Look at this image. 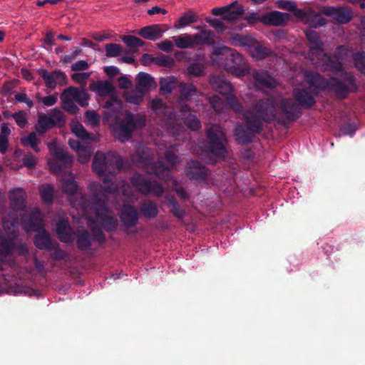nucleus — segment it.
I'll use <instances>...</instances> for the list:
<instances>
[{
  "instance_id": "nucleus-28",
  "label": "nucleus",
  "mask_w": 365,
  "mask_h": 365,
  "mask_svg": "<svg viewBox=\"0 0 365 365\" xmlns=\"http://www.w3.org/2000/svg\"><path fill=\"white\" fill-rule=\"evenodd\" d=\"M89 87L91 91L96 92L101 96L109 95L113 91V86L107 81H97L92 82Z\"/></svg>"
},
{
  "instance_id": "nucleus-19",
  "label": "nucleus",
  "mask_w": 365,
  "mask_h": 365,
  "mask_svg": "<svg viewBox=\"0 0 365 365\" xmlns=\"http://www.w3.org/2000/svg\"><path fill=\"white\" fill-rule=\"evenodd\" d=\"M41 76L44 80L46 87L51 89L55 88L58 85L64 86L67 83L66 75L61 71L48 72L43 70L41 71Z\"/></svg>"
},
{
  "instance_id": "nucleus-58",
  "label": "nucleus",
  "mask_w": 365,
  "mask_h": 365,
  "mask_svg": "<svg viewBox=\"0 0 365 365\" xmlns=\"http://www.w3.org/2000/svg\"><path fill=\"white\" fill-rule=\"evenodd\" d=\"M173 43L168 39L163 40V41L157 43V48L164 52H170L173 48Z\"/></svg>"
},
{
  "instance_id": "nucleus-4",
  "label": "nucleus",
  "mask_w": 365,
  "mask_h": 365,
  "mask_svg": "<svg viewBox=\"0 0 365 365\" xmlns=\"http://www.w3.org/2000/svg\"><path fill=\"white\" fill-rule=\"evenodd\" d=\"M133 162L139 167L145 168L148 175L135 174L131 178V182L137 190L143 195L153 194L160 197L163 193L162 185L152 180L151 175L153 174L159 179L168 181L170 178V170L165 167L161 160L153 163L150 158V150L142 143L136 145V153L133 156Z\"/></svg>"
},
{
  "instance_id": "nucleus-10",
  "label": "nucleus",
  "mask_w": 365,
  "mask_h": 365,
  "mask_svg": "<svg viewBox=\"0 0 365 365\" xmlns=\"http://www.w3.org/2000/svg\"><path fill=\"white\" fill-rule=\"evenodd\" d=\"M208 145L205 150L216 158H223L227 155L225 133L219 125H213L207 130Z\"/></svg>"
},
{
  "instance_id": "nucleus-60",
  "label": "nucleus",
  "mask_w": 365,
  "mask_h": 365,
  "mask_svg": "<svg viewBox=\"0 0 365 365\" xmlns=\"http://www.w3.org/2000/svg\"><path fill=\"white\" fill-rule=\"evenodd\" d=\"M15 100L18 102L25 103L29 108L33 106L34 103L32 100L27 97V95L24 93H19L15 96Z\"/></svg>"
},
{
  "instance_id": "nucleus-14",
  "label": "nucleus",
  "mask_w": 365,
  "mask_h": 365,
  "mask_svg": "<svg viewBox=\"0 0 365 365\" xmlns=\"http://www.w3.org/2000/svg\"><path fill=\"white\" fill-rule=\"evenodd\" d=\"M222 67L227 72L237 77H242L250 73V67L243 56L234 50L227 55Z\"/></svg>"
},
{
  "instance_id": "nucleus-64",
  "label": "nucleus",
  "mask_w": 365,
  "mask_h": 365,
  "mask_svg": "<svg viewBox=\"0 0 365 365\" xmlns=\"http://www.w3.org/2000/svg\"><path fill=\"white\" fill-rule=\"evenodd\" d=\"M262 15L260 16L257 13L253 12L246 17V20L250 24L256 22H262Z\"/></svg>"
},
{
  "instance_id": "nucleus-33",
  "label": "nucleus",
  "mask_w": 365,
  "mask_h": 365,
  "mask_svg": "<svg viewBox=\"0 0 365 365\" xmlns=\"http://www.w3.org/2000/svg\"><path fill=\"white\" fill-rule=\"evenodd\" d=\"M192 38V35L187 34L173 37L175 45L178 48H194Z\"/></svg>"
},
{
  "instance_id": "nucleus-47",
  "label": "nucleus",
  "mask_w": 365,
  "mask_h": 365,
  "mask_svg": "<svg viewBox=\"0 0 365 365\" xmlns=\"http://www.w3.org/2000/svg\"><path fill=\"white\" fill-rule=\"evenodd\" d=\"M167 200L172 213L178 219L182 220L185 216V211L180 207L173 197H167Z\"/></svg>"
},
{
  "instance_id": "nucleus-22",
  "label": "nucleus",
  "mask_w": 365,
  "mask_h": 365,
  "mask_svg": "<svg viewBox=\"0 0 365 365\" xmlns=\"http://www.w3.org/2000/svg\"><path fill=\"white\" fill-rule=\"evenodd\" d=\"M253 78L255 81L256 86L260 89L272 88L277 86V81L267 71L260 70L253 72Z\"/></svg>"
},
{
  "instance_id": "nucleus-21",
  "label": "nucleus",
  "mask_w": 365,
  "mask_h": 365,
  "mask_svg": "<svg viewBox=\"0 0 365 365\" xmlns=\"http://www.w3.org/2000/svg\"><path fill=\"white\" fill-rule=\"evenodd\" d=\"M185 173L187 177L197 181L205 180L207 177L205 168L200 163L195 160H192L188 163Z\"/></svg>"
},
{
  "instance_id": "nucleus-42",
  "label": "nucleus",
  "mask_w": 365,
  "mask_h": 365,
  "mask_svg": "<svg viewBox=\"0 0 365 365\" xmlns=\"http://www.w3.org/2000/svg\"><path fill=\"white\" fill-rule=\"evenodd\" d=\"M209 103L218 115L222 114L227 110V105L217 96L214 95L209 98Z\"/></svg>"
},
{
  "instance_id": "nucleus-7",
  "label": "nucleus",
  "mask_w": 365,
  "mask_h": 365,
  "mask_svg": "<svg viewBox=\"0 0 365 365\" xmlns=\"http://www.w3.org/2000/svg\"><path fill=\"white\" fill-rule=\"evenodd\" d=\"M305 34L311 44L308 58L312 63L317 67H322L324 70L340 71L342 62L351 55V51L345 46H339L336 51V61H334L323 52L324 44L315 31L309 29L306 31Z\"/></svg>"
},
{
  "instance_id": "nucleus-9",
  "label": "nucleus",
  "mask_w": 365,
  "mask_h": 365,
  "mask_svg": "<svg viewBox=\"0 0 365 365\" xmlns=\"http://www.w3.org/2000/svg\"><path fill=\"white\" fill-rule=\"evenodd\" d=\"M9 197L11 202L13 209L6 217L12 220L15 219L20 222V225H21L23 222H26L30 220L33 211L39 210L37 208H34L31 211L25 209L26 192L23 188L11 190L9 193Z\"/></svg>"
},
{
  "instance_id": "nucleus-43",
  "label": "nucleus",
  "mask_w": 365,
  "mask_h": 365,
  "mask_svg": "<svg viewBox=\"0 0 365 365\" xmlns=\"http://www.w3.org/2000/svg\"><path fill=\"white\" fill-rule=\"evenodd\" d=\"M205 70L204 64L194 62L187 68V74L193 77H200L205 74Z\"/></svg>"
},
{
  "instance_id": "nucleus-35",
  "label": "nucleus",
  "mask_w": 365,
  "mask_h": 365,
  "mask_svg": "<svg viewBox=\"0 0 365 365\" xmlns=\"http://www.w3.org/2000/svg\"><path fill=\"white\" fill-rule=\"evenodd\" d=\"M140 210L143 215L149 219L155 217L158 213L156 205L151 201L142 203Z\"/></svg>"
},
{
  "instance_id": "nucleus-6",
  "label": "nucleus",
  "mask_w": 365,
  "mask_h": 365,
  "mask_svg": "<svg viewBox=\"0 0 365 365\" xmlns=\"http://www.w3.org/2000/svg\"><path fill=\"white\" fill-rule=\"evenodd\" d=\"M121 106V101L117 98H112L108 101L106 104L108 110L106 118L112 123L114 136L123 143L130 138L135 128L145 125V118L129 112L123 113Z\"/></svg>"
},
{
  "instance_id": "nucleus-13",
  "label": "nucleus",
  "mask_w": 365,
  "mask_h": 365,
  "mask_svg": "<svg viewBox=\"0 0 365 365\" xmlns=\"http://www.w3.org/2000/svg\"><path fill=\"white\" fill-rule=\"evenodd\" d=\"M209 82L214 91L227 96V104L232 109L237 113L242 110L240 103L232 95L233 87L229 81L224 80L220 76H212L210 78Z\"/></svg>"
},
{
  "instance_id": "nucleus-2",
  "label": "nucleus",
  "mask_w": 365,
  "mask_h": 365,
  "mask_svg": "<svg viewBox=\"0 0 365 365\" xmlns=\"http://www.w3.org/2000/svg\"><path fill=\"white\" fill-rule=\"evenodd\" d=\"M280 108L289 119H296L300 115L297 104L292 99H282L280 97L273 100H261L257 103L253 110L244 113L243 115L248 127L246 130L243 126L238 125L235 129L237 141L246 144L252 140V133L261 131L262 121L273 120L276 115V110Z\"/></svg>"
},
{
  "instance_id": "nucleus-50",
  "label": "nucleus",
  "mask_w": 365,
  "mask_h": 365,
  "mask_svg": "<svg viewBox=\"0 0 365 365\" xmlns=\"http://www.w3.org/2000/svg\"><path fill=\"white\" fill-rule=\"evenodd\" d=\"M85 122L92 127L97 126L100 122V115L93 110H87L85 113Z\"/></svg>"
},
{
  "instance_id": "nucleus-26",
  "label": "nucleus",
  "mask_w": 365,
  "mask_h": 365,
  "mask_svg": "<svg viewBox=\"0 0 365 365\" xmlns=\"http://www.w3.org/2000/svg\"><path fill=\"white\" fill-rule=\"evenodd\" d=\"M163 31L158 24H153L148 26L143 27L138 31V34L143 38L150 41H156L160 38L163 36Z\"/></svg>"
},
{
  "instance_id": "nucleus-59",
  "label": "nucleus",
  "mask_w": 365,
  "mask_h": 365,
  "mask_svg": "<svg viewBox=\"0 0 365 365\" xmlns=\"http://www.w3.org/2000/svg\"><path fill=\"white\" fill-rule=\"evenodd\" d=\"M39 101L45 106H52L58 101L57 95H50L46 97L39 98Z\"/></svg>"
},
{
  "instance_id": "nucleus-54",
  "label": "nucleus",
  "mask_w": 365,
  "mask_h": 365,
  "mask_svg": "<svg viewBox=\"0 0 365 365\" xmlns=\"http://www.w3.org/2000/svg\"><path fill=\"white\" fill-rule=\"evenodd\" d=\"M277 5L279 9L287 10L289 11L296 12L297 10V4L294 1H289V0H279L277 1Z\"/></svg>"
},
{
  "instance_id": "nucleus-20",
  "label": "nucleus",
  "mask_w": 365,
  "mask_h": 365,
  "mask_svg": "<svg viewBox=\"0 0 365 365\" xmlns=\"http://www.w3.org/2000/svg\"><path fill=\"white\" fill-rule=\"evenodd\" d=\"M56 232L58 239L64 243H70L74 240L75 233L68 220L62 219L58 222Z\"/></svg>"
},
{
  "instance_id": "nucleus-16",
  "label": "nucleus",
  "mask_w": 365,
  "mask_h": 365,
  "mask_svg": "<svg viewBox=\"0 0 365 365\" xmlns=\"http://www.w3.org/2000/svg\"><path fill=\"white\" fill-rule=\"evenodd\" d=\"M68 144L72 150L76 151L79 163L85 164L89 161L93 151V148L90 143L87 141L81 143L79 140H69Z\"/></svg>"
},
{
  "instance_id": "nucleus-37",
  "label": "nucleus",
  "mask_w": 365,
  "mask_h": 365,
  "mask_svg": "<svg viewBox=\"0 0 365 365\" xmlns=\"http://www.w3.org/2000/svg\"><path fill=\"white\" fill-rule=\"evenodd\" d=\"M180 92V98L182 100H187L192 96L197 94V89L196 86L192 83H180L178 85Z\"/></svg>"
},
{
  "instance_id": "nucleus-32",
  "label": "nucleus",
  "mask_w": 365,
  "mask_h": 365,
  "mask_svg": "<svg viewBox=\"0 0 365 365\" xmlns=\"http://www.w3.org/2000/svg\"><path fill=\"white\" fill-rule=\"evenodd\" d=\"M177 80L174 76L161 78L160 80V90L162 93L170 94L175 88Z\"/></svg>"
},
{
  "instance_id": "nucleus-44",
  "label": "nucleus",
  "mask_w": 365,
  "mask_h": 365,
  "mask_svg": "<svg viewBox=\"0 0 365 365\" xmlns=\"http://www.w3.org/2000/svg\"><path fill=\"white\" fill-rule=\"evenodd\" d=\"M165 160L170 167L175 165L178 162V158L175 155L176 147L175 145H172L169 147L165 145Z\"/></svg>"
},
{
  "instance_id": "nucleus-25",
  "label": "nucleus",
  "mask_w": 365,
  "mask_h": 365,
  "mask_svg": "<svg viewBox=\"0 0 365 365\" xmlns=\"http://www.w3.org/2000/svg\"><path fill=\"white\" fill-rule=\"evenodd\" d=\"M194 47L202 45L212 46L215 43V34L210 30H202L192 35Z\"/></svg>"
},
{
  "instance_id": "nucleus-63",
  "label": "nucleus",
  "mask_w": 365,
  "mask_h": 365,
  "mask_svg": "<svg viewBox=\"0 0 365 365\" xmlns=\"http://www.w3.org/2000/svg\"><path fill=\"white\" fill-rule=\"evenodd\" d=\"M207 22L215 29L223 30L224 29L222 21L218 19H207Z\"/></svg>"
},
{
  "instance_id": "nucleus-8",
  "label": "nucleus",
  "mask_w": 365,
  "mask_h": 365,
  "mask_svg": "<svg viewBox=\"0 0 365 365\" xmlns=\"http://www.w3.org/2000/svg\"><path fill=\"white\" fill-rule=\"evenodd\" d=\"M26 232L35 231L37 232L34 240V245L41 250H51L52 243L50 236L43 228V217L39 210H34L30 220L23 222L21 225Z\"/></svg>"
},
{
  "instance_id": "nucleus-39",
  "label": "nucleus",
  "mask_w": 365,
  "mask_h": 365,
  "mask_svg": "<svg viewBox=\"0 0 365 365\" xmlns=\"http://www.w3.org/2000/svg\"><path fill=\"white\" fill-rule=\"evenodd\" d=\"M54 188L51 185L44 184L39 187V194L42 200L51 203L53 199Z\"/></svg>"
},
{
  "instance_id": "nucleus-57",
  "label": "nucleus",
  "mask_w": 365,
  "mask_h": 365,
  "mask_svg": "<svg viewBox=\"0 0 365 365\" xmlns=\"http://www.w3.org/2000/svg\"><path fill=\"white\" fill-rule=\"evenodd\" d=\"M89 63L84 60H80L71 65V71H83L88 69Z\"/></svg>"
},
{
  "instance_id": "nucleus-34",
  "label": "nucleus",
  "mask_w": 365,
  "mask_h": 365,
  "mask_svg": "<svg viewBox=\"0 0 365 365\" xmlns=\"http://www.w3.org/2000/svg\"><path fill=\"white\" fill-rule=\"evenodd\" d=\"M53 127H54L53 123H52L47 115L43 113L38 115V121L35 126L38 133L44 134L47 130Z\"/></svg>"
},
{
  "instance_id": "nucleus-53",
  "label": "nucleus",
  "mask_w": 365,
  "mask_h": 365,
  "mask_svg": "<svg viewBox=\"0 0 365 365\" xmlns=\"http://www.w3.org/2000/svg\"><path fill=\"white\" fill-rule=\"evenodd\" d=\"M123 41L130 47H141L145 44L143 41L134 36H125L123 38Z\"/></svg>"
},
{
  "instance_id": "nucleus-17",
  "label": "nucleus",
  "mask_w": 365,
  "mask_h": 365,
  "mask_svg": "<svg viewBox=\"0 0 365 365\" xmlns=\"http://www.w3.org/2000/svg\"><path fill=\"white\" fill-rule=\"evenodd\" d=\"M243 11V7L235 1L226 6L214 8L212 10V14L215 16H224V19L233 21L242 14Z\"/></svg>"
},
{
  "instance_id": "nucleus-1",
  "label": "nucleus",
  "mask_w": 365,
  "mask_h": 365,
  "mask_svg": "<svg viewBox=\"0 0 365 365\" xmlns=\"http://www.w3.org/2000/svg\"><path fill=\"white\" fill-rule=\"evenodd\" d=\"M122 158L115 153L107 152L104 153L98 151L93 158L92 168L100 178H103V187L98 182H92L88 187L89 193L92 195L91 201H88L86 197L78 191V185L75 180V175L68 173L61 180V190L70 197L71 205L73 209L71 215L75 219L86 220L88 226L91 227L97 222L108 231L116 228L118 221L115 217L111 215L106 205L107 194L115 193L118 185L110 183V177L114 176L123 168Z\"/></svg>"
},
{
  "instance_id": "nucleus-52",
  "label": "nucleus",
  "mask_w": 365,
  "mask_h": 365,
  "mask_svg": "<svg viewBox=\"0 0 365 365\" xmlns=\"http://www.w3.org/2000/svg\"><path fill=\"white\" fill-rule=\"evenodd\" d=\"M106 56L108 57L118 56L121 53V47L118 44L108 43L105 46Z\"/></svg>"
},
{
  "instance_id": "nucleus-62",
  "label": "nucleus",
  "mask_w": 365,
  "mask_h": 365,
  "mask_svg": "<svg viewBox=\"0 0 365 365\" xmlns=\"http://www.w3.org/2000/svg\"><path fill=\"white\" fill-rule=\"evenodd\" d=\"M23 163L28 168H33L36 164V158L32 154H26L24 157Z\"/></svg>"
},
{
  "instance_id": "nucleus-51",
  "label": "nucleus",
  "mask_w": 365,
  "mask_h": 365,
  "mask_svg": "<svg viewBox=\"0 0 365 365\" xmlns=\"http://www.w3.org/2000/svg\"><path fill=\"white\" fill-rule=\"evenodd\" d=\"M77 246L81 250H87L91 246V240L86 231L79 234L77 238Z\"/></svg>"
},
{
  "instance_id": "nucleus-29",
  "label": "nucleus",
  "mask_w": 365,
  "mask_h": 365,
  "mask_svg": "<svg viewBox=\"0 0 365 365\" xmlns=\"http://www.w3.org/2000/svg\"><path fill=\"white\" fill-rule=\"evenodd\" d=\"M145 93L135 86V89L128 90L123 93L126 101L130 103L139 105L143 101Z\"/></svg>"
},
{
  "instance_id": "nucleus-38",
  "label": "nucleus",
  "mask_w": 365,
  "mask_h": 365,
  "mask_svg": "<svg viewBox=\"0 0 365 365\" xmlns=\"http://www.w3.org/2000/svg\"><path fill=\"white\" fill-rule=\"evenodd\" d=\"M270 53V49L259 44L256 45V43L252 47V49L250 51V56L257 60L263 59L269 56Z\"/></svg>"
},
{
  "instance_id": "nucleus-18",
  "label": "nucleus",
  "mask_w": 365,
  "mask_h": 365,
  "mask_svg": "<svg viewBox=\"0 0 365 365\" xmlns=\"http://www.w3.org/2000/svg\"><path fill=\"white\" fill-rule=\"evenodd\" d=\"M324 15L330 16L339 24H346L351 19V11L346 7L329 6L322 9Z\"/></svg>"
},
{
  "instance_id": "nucleus-48",
  "label": "nucleus",
  "mask_w": 365,
  "mask_h": 365,
  "mask_svg": "<svg viewBox=\"0 0 365 365\" xmlns=\"http://www.w3.org/2000/svg\"><path fill=\"white\" fill-rule=\"evenodd\" d=\"M155 64L159 66L172 68L175 65V60L171 56L162 55L155 57Z\"/></svg>"
},
{
  "instance_id": "nucleus-40",
  "label": "nucleus",
  "mask_w": 365,
  "mask_h": 365,
  "mask_svg": "<svg viewBox=\"0 0 365 365\" xmlns=\"http://www.w3.org/2000/svg\"><path fill=\"white\" fill-rule=\"evenodd\" d=\"M21 142L23 145L30 146L36 153L40 151V148L38 146L40 140L34 133H31L27 136L22 138Z\"/></svg>"
},
{
  "instance_id": "nucleus-56",
  "label": "nucleus",
  "mask_w": 365,
  "mask_h": 365,
  "mask_svg": "<svg viewBox=\"0 0 365 365\" xmlns=\"http://www.w3.org/2000/svg\"><path fill=\"white\" fill-rule=\"evenodd\" d=\"M13 118L15 120L17 125L24 128L27 123L26 115L24 112L20 111L13 115Z\"/></svg>"
},
{
  "instance_id": "nucleus-12",
  "label": "nucleus",
  "mask_w": 365,
  "mask_h": 365,
  "mask_svg": "<svg viewBox=\"0 0 365 365\" xmlns=\"http://www.w3.org/2000/svg\"><path fill=\"white\" fill-rule=\"evenodd\" d=\"M48 148L51 153V157L48 160V165L51 172L59 173L71 165L73 158L58 144L56 140L49 143Z\"/></svg>"
},
{
  "instance_id": "nucleus-49",
  "label": "nucleus",
  "mask_w": 365,
  "mask_h": 365,
  "mask_svg": "<svg viewBox=\"0 0 365 365\" xmlns=\"http://www.w3.org/2000/svg\"><path fill=\"white\" fill-rule=\"evenodd\" d=\"M353 59L356 68L363 73H365V53L358 52L353 55Z\"/></svg>"
},
{
  "instance_id": "nucleus-3",
  "label": "nucleus",
  "mask_w": 365,
  "mask_h": 365,
  "mask_svg": "<svg viewBox=\"0 0 365 365\" xmlns=\"http://www.w3.org/2000/svg\"><path fill=\"white\" fill-rule=\"evenodd\" d=\"M344 80L347 85H344L336 78H331L327 81L317 72L300 69L292 79L293 84L299 82V87L293 91L294 96L299 104L307 108L314 104L315 96L325 88H329L343 98L349 89L355 88L354 78L351 73H346Z\"/></svg>"
},
{
  "instance_id": "nucleus-5",
  "label": "nucleus",
  "mask_w": 365,
  "mask_h": 365,
  "mask_svg": "<svg viewBox=\"0 0 365 365\" xmlns=\"http://www.w3.org/2000/svg\"><path fill=\"white\" fill-rule=\"evenodd\" d=\"M150 106L157 115L162 117L161 124L166 133L162 134L163 138L168 135L175 140H185L188 133L184 129L182 122L192 130H197L201 127L200 121L190 113V108L186 104L180 106V115L171 111L158 98L151 101Z\"/></svg>"
},
{
  "instance_id": "nucleus-55",
  "label": "nucleus",
  "mask_w": 365,
  "mask_h": 365,
  "mask_svg": "<svg viewBox=\"0 0 365 365\" xmlns=\"http://www.w3.org/2000/svg\"><path fill=\"white\" fill-rule=\"evenodd\" d=\"M173 187L175 192L177 193L179 197L183 200H186L188 198V194L184 190L182 186L180 185L179 182L175 180H173Z\"/></svg>"
},
{
  "instance_id": "nucleus-24",
  "label": "nucleus",
  "mask_w": 365,
  "mask_h": 365,
  "mask_svg": "<svg viewBox=\"0 0 365 365\" xmlns=\"http://www.w3.org/2000/svg\"><path fill=\"white\" fill-rule=\"evenodd\" d=\"M135 86L145 93L150 90L155 89L157 87V83L150 74L140 72L136 77Z\"/></svg>"
},
{
  "instance_id": "nucleus-61",
  "label": "nucleus",
  "mask_w": 365,
  "mask_h": 365,
  "mask_svg": "<svg viewBox=\"0 0 365 365\" xmlns=\"http://www.w3.org/2000/svg\"><path fill=\"white\" fill-rule=\"evenodd\" d=\"M230 51H232V49L229 48L227 46H217L213 48V51L212 52V54L213 56H225V58L227 57V55L230 53Z\"/></svg>"
},
{
  "instance_id": "nucleus-15",
  "label": "nucleus",
  "mask_w": 365,
  "mask_h": 365,
  "mask_svg": "<svg viewBox=\"0 0 365 365\" xmlns=\"http://www.w3.org/2000/svg\"><path fill=\"white\" fill-rule=\"evenodd\" d=\"M324 14L316 13L311 9L297 10L294 16L300 19L304 24L309 25L311 27L317 28L322 26L326 24V20L323 17Z\"/></svg>"
},
{
  "instance_id": "nucleus-45",
  "label": "nucleus",
  "mask_w": 365,
  "mask_h": 365,
  "mask_svg": "<svg viewBox=\"0 0 365 365\" xmlns=\"http://www.w3.org/2000/svg\"><path fill=\"white\" fill-rule=\"evenodd\" d=\"M50 120L53 123V126L61 125L65 121L63 112L57 108H54L47 115Z\"/></svg>"
},
{
  "instance_id": "nucleus-31",
  "label": "nucleus",
  "mask_w": 365,
  "mask_h": 365,
  "mask_svg": "<svg viewBox=\"0 0 365 365\" xmlns=\"http://www.w3.org/2000/svg\"><path fill=\"white\" fill-rule=\"evenodd\" d=\"M256 41L250 36H242L236 34L231 38V43L235 46H243L252 48L255 44Z\"/></svg>"
},
{
  "instance_id": "nucleus-27",
  "label": "nucleus",
  "mask_w": 365,
  "mask_h": 365,
  "mask_svg": "<svg viewBox=\"0 0 365 365\" xmlns=\"http://www.w3.org/2000/svg\"><path fill=\"white\" fill-rule=\"evenodd\" d=\"M287 19V15L279 11H271L262 15V23L267 25L281 26Z\"/></svg>"
},
{
  "instance_id": "nucleus-23",
  "label": "nucleus",
  "mask_w": 365,
  "mask_h": 365,
  "mask_svg": "<svg viewBox=\"0 0 365 365\" xmlns=\"http://www.w3.org/2000/svg\"><path fill=\"white\" fill-rule=\"evenodd\" d=\"M120 217L125 227L135 226L138 220V211L130 205H124L121 209Z\"/></svg>"
},
{
  "instance_id": "nucleus-46",
  "label": "nucleus",
  "mask_w": 365,
  "mask_h": 365,
  "mask_svg": "<svg viewBox=\"0 0 365 365\" xmlns=\"http://www.w3.org/2000/svg\"><path fill=\"white\" fill-rule=\"evenodd\" d=\"M92 74L91 72H76L71 75V79L77 84L81 85L82 87L86 86L88 79Z\"/></svg>"
},
{
  "instance_id": "nucleus-30",
  "label": "nucleus",
  "mask_w": 365,
  "mask_h": 365,
  "mask_svg": "<svg viewBox=\"0 0 365 365\" xmlns=\"http://www.w3.org/2000/svg\"><path fill=\"white\" fill-rule=\"evenodd\" d=\"M198 16L194 11L190 10L184 13L178 19L175 28L177 29L185 28L197 21Z\"/></svg>"
},
{
  "instance_id": "nucleus-36",
  "label": "nucleus",
  "mask_w": 365,
  "mask_h": 365,
  "mask_svg": "<svg viewBox=\"0 0 365 365\" xmlns=\"http://www.w3.org/2000/svg\"><path fill=\"white\" fill-rule=\"evenodd\" d=\"M71 129L76 136L83 140H93L90 136V134L85 130L83 125L77 120H72L71 123Z\"/></svg>"
},
{
  "instance_id": "nucleus-41",
  "label": "nucleus",
  "mask_w": 365,
  "mask_h": 365,
  "mask_svg": "<svg viewBox=\"0 0 365 365\" xmlns=\"http://www.w3.org/2000/svg\"><path fill=\"white\" fill-rule=\"evenodd\" d=\"M11 133L10 128L6 123H3L1 127L0 133V152L4 153L8 148V137Z\"/></svg>"
},
{
  "instance_id": "nucleus-11",
  "label": "nucleus",
  "mask_w": 365,
  "mask_h": 365,
  "mask_svg": "<svg viewBox=\"0 0 365 365\" xmlns=\"http://www.w3.org/2000/svg\"><path fill=\"white\" fill-rule=\"evenodd\" d=\"M88 95L83 88L69 87L63 91L61 96L62 107L67 112L76 114L79 109L76 103L84 107L88 105Z\"/></svg>"
}]
</instances>
